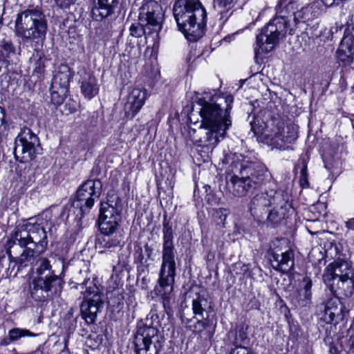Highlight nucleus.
<instances>
[{"label":"nucleus","instance_id":"nucleus-41","mask_svg":"<svg viewBox=\"0 0 354 354\" xmlns=\"http://www.w3.org/2000/svg\"><path fill=\"white\" fill-rule=\"evenodd\" d=\"M65 106H68V113H72L76 111L77 103L74 100H69L68 102L66 103Z\"/></svg>","mask_w":354,"mask_h":354},{"label":"nucleus","instance_id":"nucleus-15","mask_svg":"<svg viewBox=\"0 0 354 354\" xmlns=\"http://www.w3.org/2000/svg\"><path fill=\"white\" fill-rule=\"evenodd\" d=\"M102 183L99 180H88L83 183L76 194L75 204L84 213L88 211L94 205L96 199L100 195Z\"/></svg>","mask_w":354,"mask_h":354},{"label":"nucleus","instance_id":"nucleus-42","mask_svg":"<svg viewBox=\"0 0 354 354\" xmlns=\"http://www.w3.org/2000/svg\"><path fill=\"white\" fill-rule=\"evenodd\" d=\"M342 28V25H339L337 23H336L333 26L330 28V33L331 35L333 36L334 34L337 33L339 30H341Z\"/></svg>","mask_w":354,"mask_h":354},{"label":"nucleus","instance_id":"nucleus-19","mask_svg":"<svg viewBox=\"0 0 354 354\" xmlns=\"http://www.w3.org/2000/svg\"><path fill=\"white\" fill-rule=\"evenodd\" d=\"M271 266L277 271L283 273L290 272L295 266L294 253L292 250L278 254L273 252L270 258Z\"/></svg>","mask_w":354,"mask_h":354},{"label":"nucleus","instance_id":"nucleus-9","mask_svg":"<svg viewBox=\"0 0 354 354\" xmlns=\"http://www.w3.org/2000/svg\"><path fill=\"white\" fill-rule=\"evenodd\" d=\"M323 281L337 299L348 298L354 292V267L349 261L337 260L326 268Z\"/></svg>","mask_w":354,"mask_h":354},{"label":"nucleus","instance_id":"nucleus-13","mask_svg":"<svg viewBox=\"0 0 354 354\" xmlns=\"http://www.w3.org/2000/svg\"><path fill=\"white\" fill-rule=\"evenodd\" d=\"M41 151L38 136L29 128L21 129L15 140L13 153L17 161L21 163L34 160Z\"/></svg>","mask_w":354,"mask_h":354},{"label":"nucleus","instance_id":"nucleus-26","mask_svg":"<svg viewBox=\"0 0 354 354\" xmlns=\"http://www.w3.org/2000/svg\"><path fill=\"white\" fill-rule=\"evenodd\" d=\"M15 54V47L12 39L8 37L0 39V62H8V59Z\"/></svg>","mask_w":354,"mask_h":354},{"label":"nucleus","instance_id":"nucleus-32","mask_svg":"<svg viewBox=\"0 0 354 354\" xmlns=\"http://www.w3.org/2000/svg\"><path fill=\"white\" fill-rule=\"evenodd\" d=\"M214 8L217 9L221 15V19L223 17L224 14H227L228 10L231 8L232 3L234 0H214Z\"/></svg>","mask_w":354,"mask_h":354},{"label":"nucleus","instance_id":"nucleus-47","mask_svg":"<svg viewBox=\"0 0 354 354\" xmlns=\"http://www.w3.org/2000/svg\"><path fill=\"white\" fill-rule=\"evenodd\" d=\"M88 282H89V279H85L82 283H80L79 284L82 286V288L84 287L87 288V285H88Z\"/></svg>","mask_w":354,"mask_h":354},{"label":"nucleus","instance_id":"nucleus-34","mask_svg":"<svg viewBox=\"0 0 354 354\" xmlns=\"http://www.w3.org/2000/svg\"><path fill=\"white\" fill-rule=\"evenodd\" d=\"M209 325V322L208 319L200 318L192 326H190L189 328L194 333L201 335L204 330L208 328Z\"/></svg>","mask_w":354,"mask_h":354},{"label":"nucleus","instance_id":"nucleus-14","mask_svg":"<svg viewBox=\"0 0 354 354\" xmlns=\"http://www.w3.org/2000/svg\"><path fill=\"white\" fill-rule=\"evenodd\" d=\"M163 343L164 337L156 327L147 324L138 326L133 340L136 354H158Z\"/></svg>","mask_w":354,"mask_h":354},{"label":"nucleus","instance_id":"nucleus-40","mask_svg":"<svg viewBox=\"0 0 354 354\" xmlns=\"http://www.w3.org/2000/svg\"><path fill=\"white\" fill-rule=\"evenodd\" d=\"M76 0H55L57 5L62 8H68L74 4Z\"/></svg>","mask_w":354,"mask_h":354},{"label":"nucleus","instance_id":"nucleus-38","mask_svg":"<svg viewBox=\"0 0 354 354\" xmlns=\"http://www.w3.org/2000/svg\"><path fill=\"white\" fill-rule=\"evenodd\" d=\"M14 244L13 243V241L11 240V236L10 237V239L8 242V257H9V259H10V263H9V267H8V270L11 269L12 268V270H10V272H12V271L14 270L15 268L17 266V272L15 273V275L17 274V272L21 268H19V266L17 264H16L15 266V263L13 262L15 261V259L17 258V257H14L12 254H16L17 252V248L18 247H19L18 245H17L15 249V251L11 252V256L10 255V246H12V245Z\"/></svg>","mask_w":354,"mask_h":354},{"label":"nucleus","instance_id":"nucleus-7","mask_svg":"<svg viewBox=\"0 0 354 354\" xmlns=\"http://www.w3.org/2000/svg\"><path fill=\"white\" fill-rule=\"evenodd\" d=\"M162 232V260L158 280V285L156 287L155 292L163 299H169L174 289L176 268L172 226L165 219L163 221Z\"/></svg>","mask_w":354,"mask_h":354},{"label":"nucleus","instance_id":"nucleus-36","mask_svg":"<svg viewBox=\"0 0 354 354\" xmlns=\"http://www.w3.org/2000/svg\"><path fill=\"white\" fill-rule=\"evenodd\" d=\"M229 214L227 209L224 208L216 209L214 211L213 217L217 225H224V222Z\"/></svg>","mask_w":354,"mask_h":354},{"label":"nucleus","instance_id":"nucleus-39","mask_svg":"<svg viewBox=\"0 0 354 354\" xmlns=\"http://www.w3.org/2000/svg\"><path fill=\"white\" fill-rule=\"evenodd\" d=\"M345 349L350 354H354V335H351L346 340Z\"/></svg>","mask_w":354,"mask_h":354},{"label":"nucleus","instance_id":"nucleus-28","mask_svg":"<svg viewBox=\"0 0 354 354\" xmlns=\"http://www.w3.org/2000/svg\"><path fill=\"white\" fill-rule=\"evenodd\" d=\"M313 17L312 6L302 7L299 10L298 8L291 22L292 24V30L299 23H306L313 19Z\"/></svg>","mask_w":354,"mask_h":354},{"label":"nucleus","instance_id":"nucleus-35","mask_svg":"<svg viewBox=\"0 0 354 354\" xmlns=\"http://www.w3.org/2000/svg\"><path fill=\"white\" fill-rule=\"evenodd\" d=\"M51 101L55 105H60L63 103L64 97L67 92H63L61 88H54L51 87Z\"/></svg>","mask_w":354,"mask_h":354},{"label":"nucleus","instance_id":"nucleus-22","mask_svg":"<svg viewBox=\"0 0 354 354\" xmlns=\"http://www.w3.org/2000/svg\"><path fill=\"white\" fill-rule=\"evenodd\" d=\"M122 236L113 234H102L96 241V248L100 253H104L106 250L116 248L120 245Z\"/></svg>","mask_w":354,"mask_h":354},{"label":"nucleus","instance_id":"nucleus-30","mask_svg":"<svg viewBox=\"0 0 354 354\" xmlns=\"http://www.w3.org/2000/svg\"><path fill=\"white\" fill-rule=\"evenodd\" d=\"M246 338V333L243 330H239L233 343L235 348L231 350L230 354H243V353L249 354L248 348L241 346V342Z\"/></svg>","mask_w":354,"mask_h":354},{"label":"nucleus","instance_id":"nucleus-33","mask_svg":"<svg viewBox=\"0 0 354 354\" xmlns=\"http://www.w3.org/2000/svg\"><path fill=\"white\" fill-rule=\"evenodd\" d=\"M67 343L66 339H64L62 342L57 341L53 344L49 354H69Z\"/></svg>","mask_w":354,"mask_h":354},{"label":"nucleus","instance_id":"nucleus-27","mask_svg":"<svg viewBox=\"0 0 354 354\" xmlns=\"http://www.w3.org/2000/svg\"><path fill=\"white\" fill-rule=\"evenodd\" d=\"M303 282L304 283V288L298 291L297 298L298 305L300 306H306L309 304L312 297V280L306 277L304 278Z\"/></svg>","mask_w":354,"mask_h":354},{"label":"nucleus","instance_id":"nucleus-18","mask_svg":"<svg viewBox=\"0 0 354 354\" xmlns=\"http://www.w3.org/2000/svg\"><path fill=\"white\" fill-rule=\"evenodd\" d=\"M147 97L146 90L133 88L129 94L124 109L127 117L133 118L141 109Z\"/></svg>","mask_w":354,"mask_h":354},{"label":"nucleus","instance_id":"nucleus-12","mask_svg":"<svg viewBox=\"0 0 354 354\" xmlns=\"http://www.w3.org/2000/svg\"><path fill=\"white\" fill-rule=\"evenodd\" d=\"M271 127L267 126L263 132L266 143L272 147L286 150L290 148L289 145L293 144L298 138V129L294 124L285 127L283 122L273 120Z\"/></svg>","mask_w":354,"mask_h":354},{"label":"nucleus","instance_id":"nucleus-25","mask_svg":"<svg viewBox=\"0 0 354 354\" xmlns=\"http://www.w3.org/2000/svg\"><path fill=\"white\" fill-rule=\"evenodd\" d=\"M93 3L92 15L95 20L100 21L112 13L113 8L109 0H93Z\"/></svg>","mask_w":354,"mask_h":354},{"label":"nucleus","instance_id":"nucleus-45","mask_svg":"<svg viewBox=\"0 0 354 354\" xmlns=\"http://www.w3.org/2000/svg\"><path fill=\"white\" fill-rule=\"evenodd\" d=\"M32 354H46L45 346H39ZM46 354H49L48 353Z\"/></svg>","mask_w":354,"mask_h":354},{"label":"nucleus","instance_id":"nucleus-49","mask_svg":"<svg viewBox=\"0 0 354 354\" xmlns=\"http://www.w3.org/2000/svg\"><path fill=\"white\" fill-rule=\"evenodd\" d=\"M243 354H248V353H243Z\"/></svg>","mask_w":354,"mask_h":354},{"label":"nucleus","instance_id":"nucleus-8","mask_svg":"<svg viewBox=\"0 0 354 354\" xmlns=\"http://www.w3.org/2000/svg\"><path fill=\"white\" fill-rule=\"evenodd\" d=\"M15 35L24 43L43 44L46 39L48 24L39 8H29L17 16L15 21Z\"/></svg>","mask_w":354,"mask_h":354},{"label":"nucleus","instance_id":"nucleus-29","mask_svg":"<svg viewBox=\"0 0 354 354\" xmlns=\"http://www.w3.org/2000/svg\"><path fill=\"white\" fill-rule=\"evenodd\" d=\"M37 334L25 328H15L8 331V338L10 342H15L23 337H36Z\"/></svg>","mask_w":354,"mask_h":354},{"label":"nucleus","instance_id":"nucleus-24","mask_svg":"<svg viewBox=\"0 0 354 354\" xmlns=\"http://www.w3.org/2000/svg\"><path fill=\"white\" fill-rule=\"evenodd\" d=\"M211 308L210 302L204 296L198 295L192 301V310L195 317L208 319L209 310Z\"/></svg>","mask_w":354,"mask_h":354},{"label":"nucleus","instance_id":"nucleus-46","mask_svg":"<svg viewBox=\"0 0 354 354\" xmlns=\"http://www.w3.org/2000/svg\"><path fill=\"white\" fill-rule=\"evenodd\" d=\"M346 227L349 229L354 230V218L346 222Z\"/></svg>","mask_w":354,"mask_h":354},{"label":"nucleus","instance_id":"nucleus-1","mask_svg":"<svg viewBox=\"0 0 354 354\" xmlns=\"http://www.w3.org/2000/svg\"><path fill=\"white\" fill-rule=\"evenodd\" d=\"M50 224L46 218L37 216L28 218L25 223L18 225L11 240L14 244L10 246V255L18 245L22 252L13 261L14 266L25 268L34 264L36 277L30 286L32 297L38 301L53 299L58 296L62 290L63 281L52 270L48 258L39 257L46 250L48 245L47 228Z\"/></svg>","mask_w":354,"mask_h":354},{"label":"nucleus","instance_id":"nucleus-48","mask_svg":"<svg viewBox=\"0 0 354 354\" xmlns=\"http://www.w3.org/2000/svg\"><path fill=\"white\" fill-rule=\"evenodd\" d=\"M181 319H182V322L185 324H187L188 323H189L191 322V319L186 318L185 317H182Z\"/></svg>","mask_w":354,"mask_h":354},{"label":"nucleus","instance_id":"nucleus-16","mask_svg":"<svg viewBox=\"0 0 354 354\" xmlns=\"http://www.w3.org/2000/svg\"><path fill=\"white\" fill-rule=\"evenodd\" d=\"M80 75L79 82L82 94L85 98L91 100L99 93V84L96 77L85 68L77 72Z\"/></svg>","mask_w":354,"mask_h":354},{"label":"nucleus","instance_id":"nucleus-2","mask_svg":"<svg viewBox=\"0 0 354 354\" xmlns=\"http://www.w3.org/2000/svg\"><path fill=\"white\" fill-rule=\"evenodd\" d=\"M233 97L213 93H204L197 98L196 112L201 120H195L193 111L189 115L194 127H187V136L194 145L212 152L232 124L230 111Z\"/></svg>","mask_w":354,"mask_h":354},{"label":"nucleus","instance_id":"nucleus-21","mask_svg":"<svg viewBox=\"0 0 354 354\" xmlns=\"http://www.w3.org/2000/svg\"><path fill=\"white\" fill-rule=\"evenodd\" d=\"M354 55V35L348 34L342 38L337 50V59L344 65L353 62Z\"/></svg>","mask_w":354,"mask_h":354},{"label":"nucleus","instance_id":"nucleus-44","mask_svg":"<svg viewBox=\"0 0 354 354\" xmlns=\"http://www.w3.org/2000/svg\"><path fill=\"white\" fill-rule=\"evenodd\" d=\"M5 120V113L3 109L0 107V128L2 127V125L4 123Z\"/></svg>","mask_w":354,"mask_h":354},{"label":"nucleus","instance_id":"nucleus-4","mask_svg":"<svg viewBox=\"0 0 354 354\" xmlns=\"http://www.w3.org/2000/svg\"><path fill=\"white\" fill-rule=\"evenodd\" d=\"M291 196L284 190L271 188L257 194L252 200L250 211L258 218L266 217L272 225H277L292 212Z\"/></svg>","mask_w":354,"mask_h":354},{"label":"nucleus","instance_id":"nucleus-20","mask_svg":"<svg viewBox=\"0 0 354 354\" xmlns=\"http://www.w3.org/2000/svg\"><path fill=\"white\" fill-rule=\"evenodd\" d=\"M344 306L337 299L327 301L323 315V320L327 324H337L344 319Z\"/></svg>","mask_w":354,"mask_h":354},{"label":"nucleus","instance_id":"nucleus-11","mask_svg":"<svg viewBox=\"0 0 354 354\" xmlns=\"http://www.w3.org/2000/svg\"><path fill=\"white\" fill-rule=\"evenodd\" d=\"M121 200L115 194H109L102 202L98 217V227L102 234H114L121 221Z\"/></svg>","mask_w":354,"mask_h":354},{"label":"nucleus","instance_id":"nucleus-5","mask_svg":"<svg viewBox=\"0 0 354 354\" xmlns=\"http://www.w3.org/2000/svg\"><path fill=\"white\" fill-rule=\"evenodd\" d=\"M299 6L295 1H290L280 11L279 15L270 20L266 26L257 36L256 55L270 52L278 43L279 37L288 30L292 35V24H291Z\"/></svg>","mask_w":354,"mask_h":354},{"label":"nucleus","instance_id":"nucleus-43","mask_svg":"<svg viewBox=\"0 0 354 354\" xmlns=\"http://www.w3.org/2000/svg\"><path fill=\"white\" fill-rule=\"evenodd\" d=\"M329 352L330 354H340L338 347L334 344H330Z\"/></svg>","mask_w":354,"mask_h":354},{"label":"nucleus","instance_id":"nucleus-37","mask_svg":"<svg viewBox=\"0 0 354 354\" xmlns=\"http://www.w3.org/2000/svg\"><path fill=\"white\" fill-rule=\"evenodd\" d=\"M34 56V60L35 62V68H34V72L37 74H41L44 72V69L45 67L44 65V59L43 57V55L39 52H37L36 55Z\"/></svg>","mask_w":354,"mask_h":354},{"label":"nucleus","instance_id":"nucleus-31","mask_svg":"<svg viewBox=\"0 0 354 354\" xmlns=\"http://www.w3.org/2000/svg\"><path fill=\"white\" fill-rule=\"evenodd\" d=\"M296 169H300V183L302 187H308V172H307V161L304 158L299 160L298 163L295 166Z\"/></svg>","mask_w":354,"mask_h":354},{"label":"nucleus","instance_id":"nucleus-23","mask_svg":"<svg viewBox=\"0 0 354 354\" xmlns=\"http://www.w3.org/2000/svg\"><path fill=\"white\" fill-rule=\"evenodd\" d=\"M70 71L67 66H62L54 75L51 83V87L61 88L63 92H68L70 80Z\"/></svg>","mask_w":354,"mask_h":354},{"label":"nucleus","instance_id":"nucleus-10","mask_svg":"<svg viewBox=\"0 0 354 354\" xmlns=\"http://www.w3.org/2000/svg\"><path fill=\"white\" fill-rule=\"evenodd\" d=\"M162 19L160 6L156 1H147L140 8L139 22L130 26V35L140 37L147 33V29H149V33L151 31L158 32L161 29Z\"/></svg>","mask_w":354,"mask_h":354},{"label":"nucleus","instance_id":"nucleus-17","mask_svg":"<svg viewBox=\"0 0 354 354\" xmlns=\"http://www.w3.org/2000/svg\"><path fill=\"white\" fill-rule=\"evenodd\" d=\"M102 307L103 301L99 294H94L84 300L81 305V313L86 322L88 324H93Z\"/></svg>","mask_w":354,"mask_h":354},{"label":"nucleus","instance_id":"nucleus-6","mask_svg":"<svg viewBox=\"0 0 354 354\" xmlns=\"http://www.w3.org/2000/svg\"><path fill=\"white\" fill-rule=\"evenodd\" d=\"M173 13L179 30L193 39L203 35L207 13L199 0H177L173 6Z\"/></svg>","mask_w":354,"mask_h":354},{"label":"nucleus","instance_id":"nucleus-3","mask_svg":"<svg viewBox=\"0 0 354 354\" xmlns=\"http://www.w3.org/2000/svg\"><path fill=\"white\" fill-rule=\"evenodd\" d=\"M223 162L227 165L226 173L230 176L227 179V185L235 196L252 193L271 179V174L263 164L242 154L228 153Z\"/></svg>","mask_w":354,"mask_h":354}]
</instances>
